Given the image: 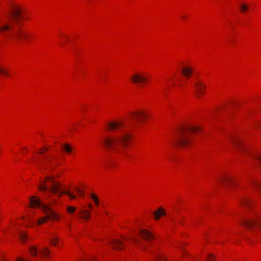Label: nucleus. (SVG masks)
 I'll use <instances>...</instances> for the list:
<instances>
[{"label": "nucleus", "instance_id": "obj_1", "mask_svg": "<svg viewBox=\"0 0 261 261\" xmlns=\"http://www.w3.org/2000/svg\"><path fill=\"white\" fill-rule=\"evenodd\" d=\"M107 126L110 132L115 134L106 137L102 143L110 151L120 152L122 148L127 146L131 139L130 135L126 131V125L121 121H114L108 122Z\"/></svg>", "mask_w": 261, "mask_h": 261}, {"label": "nucleus", "instance_id": "obj_2", "mask_svg": "<svg viewBox=\"0 0 261 261\" xmlns=\"http://www.w3.org/2000/svg\"><path fill=\"white\" fill-rule=\"evenodd\" d=\"M24 18L21 10L18 7L14 6L8 14L7 19L0 21V32L6 33V37L15 41L27 38L28 33L13 27L14 23H18Z\"/></svg>", "mask_w": 261, "mask_h": 261}, {"label": "nucleus", "instance_id": "obj_3", "mask_svg": "<svg viewBox=\"0 0 261 261\" xmlns=\"http://www.w3.org/2000/svg\"><path fill=\"white\" fill-rule=\"evenodd\" d=\"M39 189L47 197H49V193L56 194L59 193L58 195L60 197L61 195L66 194L70 199H74L75 196L71 193L69 191L61 190V185L59 182L55 181L54 179L50 176L46 177L45 180L39 185Z\"/></svg>", "mask_w": 261, "mask_h": 261}, {"label": "nucleus", "instance_id": "obj_4", "mask_svg": "<svg viewBox=\"0 0 261 261\" xmlns=\"http://www.w3.org/2000/svg\"><path fill=\"white\" fill-rule=\"evenodd\" d=\"M30 206L32 207H40L45 214V217L40 218L37 221V224L41 225L45 223L48 219L57 220L59 215L55 213L51 208L50 205L45 204L41 201L37 197L33 196L30 198Z\"/></svg>", "mask_w": 261, "mask_h": 261}, {"label": "nucleus", "instance_id": "obj_5", "mask_svg": "<svg viewBox=\"0 0 261 261\" xmlns=\"http://www.w3.org/2000/svg\"><path fill=\"white\" fill-rule=\"evenodd\" d=\"M199 129L198 126L189 125L180 128L176 140L177 145L179 147H185L188 146L190 144L189 135Z\"/></svg>", "mask_w": 261, "mask_h": 261}, {"label": "nucleus", "instance_id": "obj_6", "mask_svg": "<svg viewBox=\"0 0 261 261\" xmlns=\"http://www.w3.org/2000/svg\"><path fill=\"white\" fill-rule=\"evenodd\" d=\"M232 143L238 147L253 162L261 163V151L256 150H250L246 148L241 140L233 138L231 140Z\"/></svg>", "mask_w": 261, "mask_h": 261}, {"label": "nucleus", "instance_id": "obj_7", "mask_svg": "<svg viewBox=\"0 0 261 261\" xmlns=\"http://www.w3.org/2000/svg\"><path fill=\"white\" fill-rule=\"evenodd\" d=\"M242 225L252 230L255 227H260L261 220L259 216L254 215L247 218H243L240 222Z\"/></svg>", "mask_w": 261, "mask_h": 261}, {"label": "nucleus", "instance_id": "obj_8", "mask_svg": "<svg viewBox=\"0 0 261 261\" xmlns=\"http://www.w3.org/2000/svg\"><path fill=\"white\" fill-rule=\"evenodd\" d=\"M130 79L133 83L139 86L146 84L148 81L147 76L139 73L133 74Z\"/></svg>", "mask_w": 261, "mask_h": 261}, {"label": "nucleus", "instance_id": "obj_9", "mask_svg": "<svg viewBox=\"0 0 261 261\" xmlns=\"http://www.w3.org/2000/svg\"><path fill=\"white\" fill-rule=\"evenodd\" d=\"M146 116V114L142 111H136L130 114V119L135 122H139Z\"/></svg>", "mask_w": 261, "mask_h": 261}, {"label": "nucleus", "instance_id": "obj_10", "mask_svg": "<svg viewBox=\"0 0 261 261\" xmlns=\"http://www.w3.org/2000/svg\"><path fill=\"white\" fill-rule=\"evenodd\" d=\"M196 96L199 98L204 93L205 86L202 83L197 82L194 85Z\"/></svg>", "mask_w": 261, "mask_h": 261}, {"label": "nucleus", "instance_id": "obj_11", "mask_svg": "<svg viewBox=\"0 0 261 261\" xmlns=\"http://www.w3.org/2000/svg\"><path fill=\"white\" fill-rule=\"evenodd\" d=\"M140 235L143 239L148 241L154 239L153 234L146 229H140Z\"/></svg>", "mask_w": 261, "mask_h": 261}, {"label": "nucleus", "instance_id": "obj_12", "mask_svg": "<svg viewBox=\"0 0 261 261\" xmlns=\"http://www.w3.org/2000/svg\"><path fill=\"white\" fill-rule=\"evenodd\" d=\"M112 247L116 250H120L122 248V243L117 239H113L110 241Z\"/></svg>", "mask_w": 261, "mask_h": 261}, {"label": "nucleus", "instance_id": "obj_13", "mask_svg": "<svg viewBox=\"0 0 261 261\" xmlns=\"http://www.w3.org/2000/svg\"><path fill=\"white\" fill-rule=\"evenodd\" d=\"M192 72V68L190 66H184L181 68L182 74L187 78H189L191 76Z\"/></svg>", "mask_w": 261, "mask_h": 261}, {"label": "nucleus", "instance_id": "obj_14", "mask_svg": "<svg viewBox=\"0 0 261 261\" xmlns=\"http://www.w3.org/2000/svg\"><path fill=\"white\" fill-rule=\"evenodd\" d=\"M166 213L162 208H160L154 213L155 219L159 220L161 216L165 215Z\"/></svg>", "mask_w": 261, "mask_h": 261}, {"label": "nucleus", "instance_id": "obj_15", "mask_svg": "<svg viewBox=\"0 0 261 261\" xmlns=\"http://www.w3.org/2000/svg\"><path fill=\"white\" fill-rule=\"evenodd\" d=\"M80 214H82L81 218L84 220H88L91 217L90 213L88 211H81Z\"/></svg>", "mask_w": 261, "mask_h": 261}, {"label": "nucleus", "instance_id": "obj_16", "mask_svg": "<svg viewBox=\"0 0 261 261\" xmlns=\"http://www.w3.org/2000/svg\"><path fill=\"white\" fill-rule=\"evenodd\" d=\"M219 182L220 183L232 182V179L228 176H222L219 178Z\"/></svg>", "mask_w": 261, "mask_h": 261}, {"label": "nucleus", "instance_id": "obj_17", "mask_svg": "<svg viewBox=\"0 0 261 261\" xmlns=\"http://www.w3.org/2000/svg\"><path fill=\"white\" fill-rule=\"evenodd\" d=\"M19 240L23 243H25L27 240L28 239L27 235L24 232H20L19 233Z\"/></svg>", "mask_w": 261, "mask_h": 261}, {"label": "nucleus", "instance_id": "obj_18", "mask_svg": "<svg viewBox=\"0 0 261 261\" xmlns=\"http://www.w3.org/2000/svg\"><path fill=\"white\" fill-rule=\"evenodd\" d=\"M30 253L34 256L37 255L38 249L35 246H31L29 248Z\"/></svg>", "mask_w": 261, "mask_h": 261}, {"label": "nucleus", "instance_id": "obj_19", "mask_svg": "<svg viewBox=\"0 0 261 261\" xmlns=\"http://www.w3.org/2000/svg\"><path fill=\"white\" fill-rule=\"evenodd\" d=\"M249 9V6L244 3H242L240 4V9L241 12L244 13L246 11H247Z\"/></svg>", "mask_w": 261, "mask_h": 261}, {"label": "nucleus", "instance_id": "obj_20", "mask_svg": "<svg viewBox=\"0 0 261 261\" xmlns=\"http://www.w3.org/2000/svg\"><path fill=\"white\" fill-rule=\"evenodd\" d=\"M41 253L45 257H48L50 251L47 248H44L40 250Z\"/></svg>", "mask_w": 261, "mask_h": 261}, {"label": "nucleus", "instance_id": "obj_21", "mask_svg": "<svg viewBox=\"0 0 261 261\" xmlns=\"http://www.w3.org/2000/svg\"><path fill=\"white\" fill-rule=\"evenodd\" d=\"M241 204L244 205L248 206L251 204V201L247 198H243L241 201Z\"/></svg>", "mask_w": 261, "mask_h": 261}, {"label": "nucleus", "instance_id": "obj_22", "mask_svg": "<svg viewBox=\"0 0 261 261\" xmlns=\"http://www.w3.org/2000/svg\"><path fill=\"white\" fill-rule=\"evenodd\" d=\"M58 241L59 238L58 237L53 236L50 240V243L52 245L56 246Z\"/></svg>", "mask_w": 261, "mask_h": 261}, {"label": "nucleus", "instance_id": "obj_23", "mask_svg": "<svg viewBox=\"0 0 261 261\" xmlns=\"http://www.w3.org/2000/svg\"><path fill=\"white\" fill-rule=\"evenodd\" d=\"M253 186L257 189V190L261 192V184L258 181H254L253 182Z\"/></svg>", "mask_w": 261, "mask_h": 261}, {"label": "nucleus", "instance_id": "obj_24", "mask_svg": "<svg viewBox=\"0 0 261 261\" xmlns=\"http://www.w3.org/2000/svg\"><path fill=\"white\" fill-rule=\"evenodd\" d=\"M63 147L66 152L69 153L71 151V148L69 145L65 144L64 145Z\"/></svg>", "mask_w": 261, "mask_h": 261}, {"label": "nucleus", "instance_id": "obj_25", "mask_svg": "<svg viewBox=\"0 0 261 261\" xmlns=\"http://www.w3.org/2000/svg\"><path fill=\"white\" fill-rule=\"evenodd\" d=\"M0 74H4L5 75L8 74V71L1 65H0Z\"/></svg>", "mask_w": 261, "mask_h": 261}, {"label": "nucleus", "instance_id": "obj_26", "mask_svg": "<svg viewBox=\"0 0 261 261\" xmlns=\"http://www.w3.org/2000/svg\"><path fill=\"white\" fill-rule=\"evenodd\" d=\"M155 257L157 260H160L161 261H165L166 260V258L164 257V256L161 255L155 254Z\"/></svg>", "mask_w": 261, "mask_h": 261}, {"label": "nucleus", "instance_id": "obj_27", "mask_svg": "<svg viewBox=\"0 0 261 261\" xmlns=\"http://www.w3.org/2000/svg\"><path fill=\"white\" fill-rule=\"evenodd\" d=\"M75 210H76V207H73V206H69L67 207V211H68V212L70 213H71V214L74 213Z\"/></svg>", "mask_w": 261, "mask_h": 261}, {"label": "nucleus", "instance_id": "obj_28", "mask_svg": "<svg viewBox=\"0 0 261 261\" xmlns=\"http://www.w3.org/2000/svg\"><path fill=\"white\" fill-rule=\"evenodd\" d=\"M254 125H255V127L256 128L259 129L260 128V127L261 126V122H255Z\"/></svg>", "mask_w": 261, "mask_h": 261}, {"label": "nucleus", "instance_id": "obj_29", "mask_svg": "<svg viewBox=\"0 0 261 261\" xmlns=\"http://www.w3.org/2000/svg\"><path fill=\"white\" fill-rule=\"evenodd\" d=\"M208 259L209 261H213L215 259V257L212 254H210L208 256Z\"/></svg>", "mask_w": 261, "mask_h": 261}, {"label": "nucleus", "instance_id": "obj_30", "mask_svg": "<svg viewBox=\"0 0 261 261\" xmlns=\"http://www.w3.org/2000/svg\"><path fill=\"white\" fill-rule=\"evenodd\" d=\"M91 197L94 201H95V199H98V197L96 196L95 194H92L91 195Z\"/></svg>", "mask_w": 261, "mask_h": 261}, {"label": "nucleus", "instance_id": "obj_31", "mask_svg": "<svg viewBox=\"0 0 261 261\" xmlns=\"http://www.w3.org/2000/svg\"><path fill=\"white\" fill-rule=\"evenodd\" d=\"M16 261H29L27 259L22 258V257H17L16 259Z\"/></svg>", "mask_w": 261, "mask_h": 261}, {"label": "nucleus", "instance_id": "obj_32", "mask_svg": "<svg viewBox=\"0 0 261 261\" xmlns=\"http://www.w3.org/2000/svg\"><path fill=\"white\" fill-rule=\"evenodd\" d=\"M77 192L78 194H79V195H81L82 197L84 196V193L83 191H82L81 190H80L79 189H77Z\"/></svg>", "mask_w": 261, "mask_h": 261}, {"label": "nucleus", "instance_id": "obj_33", "mask_svg": "<svg viewBox=\"0 0 261 261\" xmlns=\"http://www.w3.org/2000/svg\"><path fill=\"white\" fill-rule=\"evenodd\" d=\"M133 241H134L135 243H137V244H138V243H140V239H138V238H133Z\"/></svg>", "mask_w": 261, "mask_h": 261}, {"label": "nucleus", "instance_id": "obj_34", "mask_svg": "<svg viewBox=\"0 0 261 261\" xmlns=\"http://www.w3.org/2000/svg\"><path fill=\"white\" fill-rule=\"evenodd\" d=\"M95 204L97 206L99 204V201L98 199H95L94 201Z\"/></svg>", "mask_w": 261, "mask_h": 261}, {"label": "nucleus", "instance_id": "obj_35", "mask_svg": "<svg viewBox=\"0 0 261 261\" xmlns=\"http://www.w3.org/2000/svg\"><path fill=\"white\" fill-rule=\"evenodd\" d=\"M88 207L90 208H92L93 206L91 204H89L88 205Z\"/></svg>", "mask_w": 261, "mask_h": 261}, {"label": "nucleus", "instance_id": "obj_36", "mask_svg": "<svg viewBox=\"0 0 261 261\" xmlns=\"http://www.w3.org/2000/svg\"><path fill=\"white\" fill-rule=\"evenodd\" d=\"M47 150H48V149H47V148H44L42 149V151H47Z\"/></svg>", "mask_w": 261, "mask_h": 261}, {"label": "nucleus", "instance_id": "obj_37", "mask_svg": "<svg viewBox=\"0 0 261 261\" xmlns=\"http://www.w3.org/2000/svg\"><path fill=\"white\" fill-rule=\"evenodd\" d=\"M124 239L127 240V238H124Z\"/></svg>", "mask_w": 261, "mask_h": 261}, {"label": "nucleus", "instance_id": "obj_38", "mask_svg": "<svg viewBox=\"0 0 261 261\" xmlns=\"http://www.w3.org/2000/svg\"><path fill=\"white\" fill-rule=\"evenodd\" d=\"M2 261H5V260H2Z\"/></svg>", "mask_w": 261, "mask_h": 261}]
</instances>
